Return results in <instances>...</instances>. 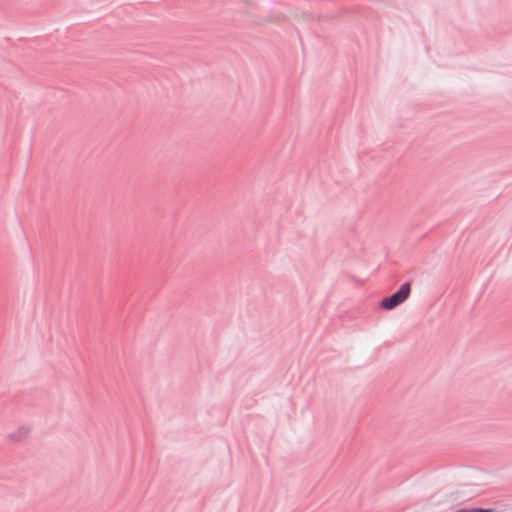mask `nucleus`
Wrapping results in <instances>:
<instances>
[{
	"instance_id": "2",
	"label": "nucleus",
	"mask_w": 512,
	"mask_h": 512,
	"mask_svg": "<svg viewBox=\"0 0 512 512\" xmlns=\"http://www.w3.org/2000/svg\"><path fill=\"white\" fill-rule=\"evenodd\" d=\"M31 434V427L27 425L19 426L15 431L11 432L7 437L12 441H23Z\"/></svg>"
},
{
	"instance_id": "3",
	"label": "nucleus",
	"mask_w": 512,
	"mask_h": 512,
	"mask_svg": "<svg viewBox=\"0 0 512 512\" xmlns=\"http://www.w3.org/2000/svg\"><path fill=\"white\" fill-rule=\"evenodd\" d=\"M456 512H494L493 509L473 508L471 510H458Z\"/></svg>"
},
{
	"instance_id": "1",
	"label": "nucleus",
	"mask_w": 512,
	"mask_h": 512,
	"mask_svg": "<svg viewBox=\"0 0 512 512\" xmlns=\"http://www.w3.org/2000/svg\"><path fill=\"white\" fill-rule=\"evenodd\" d=\"M410 284L404 283L400 286L399 290L390 297L382 299L380 306L385 310H392L398 305L402 304L410 295Z\"/></svg>"
}]
</instances>
